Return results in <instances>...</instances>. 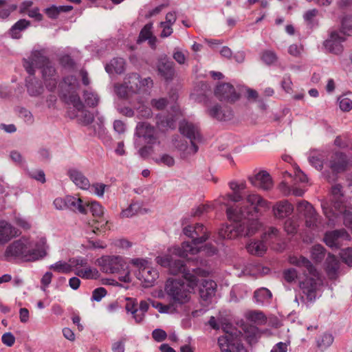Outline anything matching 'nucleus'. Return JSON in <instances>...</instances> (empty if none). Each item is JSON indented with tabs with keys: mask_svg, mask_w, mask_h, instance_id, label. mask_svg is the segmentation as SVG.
I'll return each mask as SVG.
<instances>
[{
	"mask_svg": "<svg viewBox=\"0 0 352 352\" xmlns=\"http://www.w3.org/2000/svg\"><path fill=\"white\" fill-rule=\"evenodd\" d=\"M340 33L342 35L352 34V16H346L342 19V31Z\"/></svg>",
	"mask_w": 352,
	"mask_h": 352,
	"instance_id": "obj_52",
	"label": "nucleus"
},
{
	"mask_svg": "<svg viewBox=\"0 0 352 352\" xmlns=\"http://www.w3.org/2000/svg\"><path fill=\"white\" fill-rule=\"evenodd\" d=\"M339 106L342 111H349L352 109V100L344 96L338 98Z\"/></svg>",
	"mask_w": 352,
	"mask_h": 352,
	"instance_id": "obj_54",
	"label": "nucleus"
},
{
	"mask_svg": "<svg viewBox=\"0 0 352 352\" xmlns=\"http://www.w3.org/2000/svg\"><path fill=\"white\" fill-rule=\"evenodd\" d=\"M246 318L252 322L263 323L266 320L265 315L258 311H250L246 314Z\"/></svg>",
	"mask_w": 352,
	"mask_h": 352,
	"instance_id": "obj_48",
	"label": "nucleus"
},
{
	"mask_svg": "<svg viewBox=\"0 0 352 352\" xmlns=\"http://www.w3.org/2000/svg\"><path fill=\"white\" fill-rule=\"evenodd\" d=\"M28 175L31 178L34 179L36 181L41 182L42 184L46 182L45 175L43 170L33 169L28 171Z\"/></svg>",
	"mask_w": 352,
	"mask_h": 352,
	"instance_id": "obj_53",
	"label": "nucleus"
},
{
	"mask_svg": "<svg viewBox=\"0 0 352 352\" xmlns=\"http://www.w3.org/2000/svg\"><path fill=\"white\" fill-rule=\"evenodd\" d=\"M49 62L43 50L33 51L28 60L24 59L23 66L30 75H34V67L43 68Z\"/></svg>",
	"mask_w": 352,
	"mask_h": 352,
	"instance_id": "obj_11",
	"label": "nucleus"
},
{
	"mask_svg": "<svg viewBox=\"0 0 352 352\" xmlns=\"http://www.w3.org/2000/svg\"><path fill=\"white\" fill-rule=\"evenodd\" d=\"M153 160L157 164H164L168 167L173 166L175 163L174 157L168 154H163L159 157L154 158Z\"/></svg>",
	"mask_w": 352,
	"mask_h": 352,
	"instance_id": "obj_49",
	"label": "nucleus"
},
{
	"mask_svg": "<svg viewBox=\"0 0 352 352\" xmlns=\"http://www.w3.org/2000/svg\"><path fill=\"white\" fill-rule=\"evenodd\" d=\"M342 187L340 184H336L331 188V201L333 208L335 210H340L342 212V206L345 205L344 202V196L342 193Z\"/></svg>",
	"mask_w": 352,
	"mask_h": 352,
	"instance_id": "obj_30",
	"label": "nucleus"
},
{
	"mask_svg": "<svg viewBox=\"0 0 352 352\" xmlns=\"http://www.w3.org/2000/svg\"><path fill=\"white\" fill-rule=\"evenodd\" d=\"M82 97L85 104L89 107H96L100 102L98 94L92 90H85Z\"/></svg>",
	"mask_w": 352,
	"mask_h": 352,
	"instance_id": "obj_37",
	"label": "nucleus"
},
{
	"mask_svg": "<svg viewBox=\"0 0 352 352\" xmlns=\"http://www.w3.org/2000/svg\"><path fill=\"white\" fill-rule=\"evenodd\" d=\"M272 294L267 288L262 287L254 292V298L255 302L260 305L269 303Z\"/></svg>",
	"mask_w": 352,
	"mask_h": 352,
	"instance_id": "obj_36",
	"label": "nucleus"
},
{
	"mask_svg": "<svg viewBox=\"0 0 352 352\" xmlns=\"http://www.w3.org/2000/svg\"><path fill=\"white\" fill-rule=\"evenodd\" d=\"M18 230L6 221L0 222V244H4L17 236Z\"/></svg>",
	"mask_w": 352,
	"mask_h": 352,
	"instance_id": "obj_29",
	"label": "nucleus"
},
{
	"mask_svg": "<svg viewBox=\"0 0 352 352\" xmlns=\"http://www.w3.org/2000/svg\"><path fill=\"white\" fill-rule=\"evenodd\" d=\"M153 116L152 110L150 107L141 104L137 109V116L140 119H148L151 118Z\"/></svg>",
	"mask_w": 352,
	"mask_h": 352,
	"instance_id": "obj_51",
	"label": "nucleus"
},
{
	"mask_svg": "<svg viewBox=\"0 0 352 352\" xmlns=\"http://www.w3.org/2000/svg\"><path fill=\"white\" fill-rule=\"evenodd\" d=\"M348 164L346 155L342 153H336L329 161V167L333 172L340 173L345 170Z\"/></svg>",
	"mask_w": 352,
	"mask_h": 352,
	"instance_id": "obj_25",
	"label": "nucleus"
},
{
	"mask_svg": "<svg viewBox=\"0 0 352 352\" xmlns=\"http://www.w3.org/2000/svg\"><path fill=\"white\" fill-rule=\"evenodd\" d=\"M135 135L139 138H142L147 144H155L157 140L155 127L147 122L138 123Z\"/></svg>",
	"mask_w": 352,
	"mask_h": 352,
	"instance_id": "obj_16",
	"label": "nucleus"
},
{
	"mask_svg": "<svg viewBox=\"0 0 352 352\" xmlns=\"http://www.w3.org/2000/svg\"><path fill=\"white\" fill-rule=\"evenodd\" d=\"M30 24V23L25 19H20L10 29L12 36L14 38H20V35L19 34V32L26 29Z\"/></svg>",
	"mask_w": 352,
	"mask_h": 352,
	"instance_id": "obj_41",
	"label": "nucleus"
},
{
	"mask_svg": "<svg viewBox=\"0 0 352 352\" xmlns=\"http://www.w3.org/2000/svg\"><path fill=\"white\" fill-rule=\"evenodd\" d=\"M67 209L80 214H86L87 212L86 204H83L80 198L68 195L67 196Z\"/></svg>",
	"mask_w": 352,
	"mask_h": 352,
	"instance_id": "obj_31",
	"label": "nucleus"
},
{
	"mask_svg": "<svg viewBox=\"0 0 352 352\" xmlns=\"http://www.w3.org/2000/svg\"><path fill=\"white\" fill-rule=\"evenodd\" d=\"M261 58L266 65H270L277 61L278 56L274 51L267 50L262 52Z\"/></svg>",
	"mask_w": 352,
	"mask_h": 352,
	"instance_id": "obj_46",
	"label": "nucleus"
},
{
	"mask_svg": "<svg viewBox=\"0 0 352 352\" xmlns=\"http://www.w3.org/2000/svg\"><path fill=\"white\" fill-rule=\"evenodd\" d=\"M179 132L186 136L190 141L199 142L201 140V136L199 131V128L197 124L188 122L186 120L180 122L179 125Z\"/></svg>",
	"mask_w": 352,
	"mask_h": 352,
	"instance_id": "obj_18",
	"label": "nucleus"
},
{
	"mask_svg": "<svg viewBox=\"0 0 352 352\" xmlns=\"http://www.w3.org/2000/svg\"><path fill=\"white\" fill-rule=\"evenodd\" d=\"M74 109L77 112L69 114L71 118H77L78 121L84 125H88L93 122L94 116L93 113L85 109L84 104L82 109L74 108Z\"/></svg>",
	"mask_w": 352,
	"mask_h": 352,
	"instance_id": "obj_32",
	"label": "nucleus"
},
{
	"mask_svg": "<svg viewBox=\"0 0 352 352\" xmlns=\"http://www.w3.org/2000/svg\"><path fill=\"white\" fill-rule=\"evenodd\" d=\"M296 208L298 212L304 216L307 227L314 228L317 226L318 214L311 204L302 200L298 203Z\"/></svg>",
	"mask_w": 352,
	"mask_h": 352,
	"instance_id": "obj_12",
	"label": "nucleus"
},
{
	"mask_svg": "<svg viewBox=\"0 0 352 352\" xmlns=\"http://www.w3.org/2000/svg\"><path fill=\"white\" fill-rule=\"evenodd\" d=\"M217 284L212 280H205L199 289V294L202 300L208 302L215 295Z\"/></svg>",
	"mask_w": 352,
	"mask_h": 352,
	"instance_id": "obj_24",
	"label": "nucleus"
},
{
	"mask_svg": "<svg viewBox=\"0 0 352 352\" xmlns=\"http://www.w3.org/2000/svg\"><path fill=\"white\" fill-rule=\"evenodd\" d=\"M292 265L302 269L305 279L298 276L296 270L290 268L284 272V278L288 283L298 278V285L308 301H313L316 298L317 291L320 285L319 273L311 262L302 256H292L289 258Z\"/></svg>",
	"mask_w": 352,
	"mask_h": 352,
	"instance_id": "obj_3",
	"label": "nucleus"
},
{
	"mask_svg": "<svg viewBox=\"0 0 352 352\" xmlns=\"http://www.w3.org/2000/svg\"><path fill=\"white\" fill-rule=\"evenodd\" d=\"M350 240V235L344 229L335 230L327 232L324 241L330 248H338L344 241Z\"/></svg>",
	"mask_w": 352,
	"mask_h": 352,
	"instance_id": "obj_14",
	"label": "nucleus"
},
{
	"mask_svg": "<svg viewBox=\"0 0 352 352\" xmlns=\"http://www.w3.org/2000/svg\"><path fill=\"white\" fill-rule=\"evenodd\" d=\"M340 256L343 261L348 265H352V248H348L342 250Z\"/></svg>",
	"mask_w": 352,
	"mask_h": 352,
	"instance_id": "obj_55",
	"label": "nucleus"
},
{
	"mask_svg": "<svg viewBox=\"0 0 352 352\" xmlns=\"http://www.w3.org/2000/svg\"><path fill=\"white\" fill-rule=\"evenodd\" d=\"M345 41V37L340 32H333L329 38L324 41V47L330 52L339 54L342 52V43Z\"/></svg>",
	"mask_w": 352,
	"mask_h": 352,
	"instance_id": "obj_21",
	"label": "nucleus"
},
{
	"mask_svg": "<svg viewBox=\"0 0 352 352\" xmlns=\"http://www.w3.org/2000/svg\"><path fill=\"white\" fill-rule=\"evenodd\" d=\"M279 234H280V232L277 228H276L274 227H271L264 234V239L265 240L277 239L279 237Z\"/></svg>",
	"mask_w": 352,
	"mask_h": 352,
	"instance_id": "obj_62",
	"label": "nucleus"
},
{
	"mask_svg": "<svg viewBox=\"0 0 352 352\" xmlns=\"http://www.w3.org/2000/svg\"><path fill=\"white\" fill-rule=\"evenodd\" d=\"M248 252L256 256H262L267 250V247L263 241L253 240L246 245Z\"/></svg>",
	"mask_w": 352,
	"mask_h": 352,
	"instance_id": "obj_34",
	"label": "nucleus"
},
{
	"mask_svg": "<svg viewBox=\"0 0 352 352\" xmlns=\"http://www.w3.org/2000/svg\"><path fill=\"white\" fill-rule=\"evenodd\" d=\"M310 252L312 259L316 262H321L325 256V249L320 244L314 245Z\"/></svg>",
	"mask_w": 352,
	"mask_h": 352,
	"instance_id": "obj_43",
	"label": "nucleus"
},
{
	"mask_svg": "<svg viewBox=\"0 0 352 352\" xmlns=\"http://www.w3.org/2000/svg\"><path fill=\"white\" fill-rule=\"evenodd\" d=\"M28 248V239H21L9 245L5 252L8 258H19L26 261V248Z\"/></svg>",
	"mask_w": 352,
	"mask_h": 352,
	"instance_id": "obj_13",
	"label": "nucleus"
},
{
	"mask_svg": "<svg viewBox=\"0 0 352 352\" xmlns=\"http://www.w3.org/2000/svg\"><path fill=\"white\" fill-rule=\"evenodd\" d=\"M125 309L127 313H131L136 322L140 323L142 321V314H138L137 304L132 299L128 298V302Z\"/></svg>",
	"mask_w": 352,
	"mask_h": 352,
	"instance_id": "obj_40",
	"label": "nucleus"
},
{
	"mask_svg": "<svg viewBox=\"0 0 352 352\" xmlns=\"http://www.w3.org/2000/svg\"><path fill=\"white\" fill-rule=\"evenodd\" d=\"M27 88L29 94L32 96H37L42 94L43 88L36 80H30L27 82Z\"/></svg>",
	"mask_w": 352,
	"mask_h": 352,
	"instance_id": "obj_45",
	"label": "nucleus"
},
{
	"mask_svg": "<svg viewBox=\"0 0 352 352\" xmlns=\"http://www.w3.org/2000/svg\"><path fill=\"white\" fill-rule=\"evenodd\" d=\"M325 263L326 271L329 278H336L339 270V261L337 258L335 256L329 254Z\"/></svg>",
	"mask_w": 352,
	"mask_h": 352,
	"instance_id": "obj_33",
	"label": "nucleus"
},
{
	"mask_svg": "<svg viewBox=\"0 0 352 352\" xmlns=\"http://www.w3.org/2000/svg\"><path fill=\"white\" fill-rule=\"evenodd\" d=\"M114 89L115 92L120 98H126L130 92L133 93L130 88L129 77L124 83L116 85Z\"/></svg>",
	"mask_w": 352,
	"mask_h": 352,
	"instance_id": "obj_44",
	"label": "nucleus"
},
{
	"mask_svg": "<svg viewBox=\"0 0 352 352\" xmlns=\"http://www.w3.org/2000/svg\"><path fill=\"white\" fill-rule=\"evenodd\" d=\"M216 97L221 101L234 102L239 98L234 87L230 83H222L214 90Z\"/></svg>",
	"mask_w": 352,
	"mask_h": 352,
	"instance_id": "obj_15",
	"label": "nucleus"
},
{
	"mask_svg": "<svg viewBox=\"0 0 352 352\" xmlns=\"http://www.w3.org/2000/svg\"><path fill=\"white\" fill-rule=\"evenodd\" d=\"M1 341L7 346H12L15 342V338L12 333L7 332L3 334Z\"/></svg>",
	"mask_w": 352,
	"mask_h": 352,
	"instance_id": "obj_63",
	"label": "nucleus"
},
{
	"mask_svg": "<svg viewBox=\"0 0 352 352\" xmlns=\"http://www.w3.org/2000/svg\"><path fill=\"white\" fill-rule=\"evenodd\" d=\"M184 283L180 279L168 278L164 291L167 296L177 304H185L190 300V294L197 285H191L190 280Z\"/></svg>",
	"mask_w": 352,
	"mask_h": 352,
	"instance_id": "obj_4",
	"label": "nucleus"
},
{
	"mask_svg": "<svg viewBox=\"0 0 352 352\" xmlns=\"http://www.w3.org/2000/svg\"><path fill=\"white\" fill-rule=\"evenodd\" d=\"M206 112L210 117L220 121L230 120L234 116L230 107L218 104L208 108Z\"/></svg>",
	"mask_w": 352,
	"mask_h": 352,
	"instance_id": "obj_19",
	"label": "nucleus"
},
{
	"mask_svg": "<svg viewBox=\"0 0 352 352\" xmlns=\"http://www.w3.org/2000/svg\"><path fill=\"white\" fill-rule=\"evenodd\" d=\"M67 175L70 179L78 188L87 190L90 187L89 179L80 170L75 168H71L68 170Z\"/></svg>",
	"mask_w": 352,
	"mask_h": 352,
	"instance_id": "obj_27",
	"label": "nucleus"
},
{
	"mask_svg": "<svg viewBox=\"0 0 352 352\" xmlns=\"http://www.w3.org/2000/svg\"><path fill=\"white\" fill-rule=\"evenodd\" d=\"M199 249L192 245L190 242H184L181 247H174L170 252L171 254L157 256L155 260L157 264L168 269L169 272L173 275L182 274L186 280H190V285H197V276H206L208 272L199 267L189 270L184 261L177 257L185 258L188 254H196Z\"/></svg>",
	"mask_w": 352,
	"mask_h": 352,
	"instance_id": "obj_2",
	"label": "nucleus"
},
{
	"mask_svg": "<svg viewBox=\"0 0 352 352\" xmlns=\"http://www.w3.org/2000/svg\"><path fill=\"white\" fill-rule=\"evenodd\" d=\"M285 230L288 234H294L297 231V223L292 219H288L284 224Z\"/></svg>",
	"mask_w": 352,
	"mask_h": 352,
	"instance_id": "obj_58",
	"label": "nucleus"
},
{
	"mask_svg": "<svg viewBox=\"0 0 352 352\" xmlns=\"http://www.w3.org/2000/svg\"><path fill=\"white\" fill-rule=\"evenodd\" d=\"M101 271L107 274H114L123 270L125 263L120 256H102L97 260Z\"/></svg>",
	"mask_w": 352,
	"mask_h": 352,
	"instance_id": "obj_7",
	"label": "nucleus"
},
{
	"mask_svg": "<svg viewBox=\"0 0 352 352\" xmlns=\"http://www.w3.org/2000/svg\"><path fill=\"white\" fill-rule=\"evenodd\" d=\"M131 263L138 267L135 275L143 286L145 287L152 286L158 277L157 270L148 266V261L143 258L132 259Z\"/></svg>",
	"mask_w": 352,
	"mask_h": 352,
	"instance_id": "obj_6",
	"label": "nucleus"
},
{
	"mask_svg": "<svg viewBox=\"0 0 352 352\" xmlns=\"http://www.w3.org/2000/svg\"><path fill=\"white\" fill-rule=\"evenodd\" d=\"M152 29V23L146 24L140 32L139 36L137 40V43H141L146 41L148 38H151V36L153 35Z\"/></svg>",
	"mask_w": 352,
	"mask_h": 352,
	"instance_id": "obj_47",
	"label": "nucleus"
},
{
	"mask_svg": "<svg viewBox=\"0 0 352 352\" xmlns=\"http://www.w3.org/2000/svg\"><path fill=\"white\" fill-rule=\"evenodd\" d=\"M152 336L155 341L160 342L164 341L166 338L167 334L163 329H156L153 331Z\"/></svg>",
	"mask_w": 352,
	"mask_h": 352,
	"instance_id": "obj_61",
	"label": "nucleus"
},
{
	"mask_svg": "<svg viewBox=\"0 0 352 352\" xmlns=\"http://www.w3.org/2000/svg\"><path fill=\"white\" fill-rule=\"evenodd\" d=\"M19 116L23 119V120L29 124H31L34 122V117L32 114V113L27 110L25 108H21L19 110Z\"/></svg>",
	"mask_w": 352,
	"mask_h": 352,
	"instance_id": "obj_56",
	"label": "nucleus"
},
{
	"mask_svg": "<svg viewBox=\"0 0 352 352\" xmlns=\"http://www.w3.org/2000/svg\"><path fill=\"white\" fill-rule=\"evenodd\" d=\"M293 210V206L287 200L278 201L273 206L274 215L278 219L288 217L292 213Z\"/></svg>",
	"mask_w": 352,
	"mask_h": 352,
	"instance_id": "obj_28",
	"label": "nucleus"
},
{
	"mask_svg": "<svg viewBox=\"0 0 352 352\" xmlns=\"http://www.w3.org/2000/svg\"><path fill=\"white\" fill-rule=\"evenodd\" d=\"M28 248H26V261H33L46 256V239L43 237L37 240L28 239Z\"/></svg>",
	"mask_w": 352,
	"mask_h": 352,
	"instance_id": "obj_8",
	"label": "nucleus"
},
{
	"mask_svg": "<svg viewBox=\"0 0 352 352\" xmlns=\"http://www.w3.org/2000/svg\"><path fill=\"white\" fill-rule=\"evenodd\" d=\"M218 344L222 352H247L237 336L228 332L219 338Z\"/></svg>",
	"mask_w": 352,
	"mask_h": 352,
	"instance_id": "obj_10",
	"label": "nucleus"
},
{
	"mask_svg": "<svg viewBox=\"0 0 352 352\" xmlns=\"http://www.w3.org/2000/svg\"><path fill=\"white\" fill-rule=\"evenodd\" d=\"M107 187V185L102 183H96L91 186L93 192L99 197H103Z\"/></svg>",
	"mask_w": 352,
	"mask_h": 352,
	"instance_id": "obj_59",
	"label": "nucleus"
},
{
	"mask_svg": "<svg viewBox=\"0 0 352 352\" xmlns=\"http://www.w3.org/2000/svg\"><path fill=\"white\" fill-rule=\"evenodd\" d=\"M157 69L158 74L166 82H170L173 80L175 74L174 63L166 57L161 58L158 60Z\"/></svg>",
	"mask_w": 352,
	"mask_h": 352,
	"instance_id": "obj_17",
	"label": "nucleus"
},
{
	"mask_svg": "<svg viewBox=\"0 0 352 352\" xmlns=\"http://www.w3.org/2000/svg\"><path fill=\"white\" fill-rule=\"evenodd\" d=\"M75 274L85 279H97L100 276L96 268L86 266L84 269H75Z\"/></svg>",
	"mask_w": 352,
	"mask_h": 352,
	"instance_id": "obj_35",
	"label": "nucleus"
},
{
	"mask_svg": "<svg viewBox=\"0 0 352 352\" xmlns=\"http://www.w3.org/2000/svg\"><path fill=\"white\" fill-rule=\"evenodd\" d=\"M78 88V80L73 75L65 77L60 83V93L64 100L67 103L72 104L74 108L82 109L83 102L76 92Z\"/></svg>",
	"mask_w": 352,
	"mask_h": 352,
	"instance_id": "obj_5",
	"label": "nucleus"
},
{
	"mask_svg": "<svg viewBox=\"0 0 352 352\" xmlns=\"http://www.w3.org/2000/svg\"><path fill=\"white\" fill-rule=\"evenodd\" d=\"M183 232L192 239L190 243L192 246L205 242L210 236V232L201 223H197L194 226H186L183 229Z\"/></svg>",
	"mask_w": 352,
	"mask_h": 352,
	"instance_id": "obj_9",
	"label": "nucleus"
},
{
	"mask_svg": "<svg viewBox=\"0 0 352 352\" xmlns=\"http://www.w3.org/2000/svg\"><path fill=\"white\" fill-rule=\"evenodd\" d=\"M129 84L132 91L136 93L144 87H152L153 80L151 78L142 79L139 74H132L129 76Z\"/></svg>",
	"mask_w": 352,
	"mask_h": 352,
	"instance_id": "obj_26",
	"label": "nucleus"
},
{
	"mask_svg": "<svg viewBox=\"0 0 352 352\" xmlns=\"http://www.w3.org/2000/svg\"><path fill=\"white\" fill-rule=\"evenodd\" d=\"M87 209H89L90 212L95 217H100L104 213L102 206L97 201H91L89 204H86Z\"/></svg>",
	"mask_w": 352,
	"mask_h": 352,
	"instance_id": "obj_50",
	"label": "nucleus"
},
{
	"mask_svg": "<svg viewBox=\"0 0 352 352\" xmlns=\"http://www.w3.org/2000/svg\"><path fill=\"white\" fill-rule=\"evenodd\" d=\"M167 100L166 98H162L159 99H153L151 101V104L153 107L155 108L157 110L164 109L167 105Z\"/></svg>",
	"mask_w": 352,
	"mask_h": 352,
	"instance_id": "obj_60",
	"label": "nucleus"
},
{
	"mask_svg": "<svg viewBox=\"0 0 352 352\" xmlns=\"http://www.w3.org/2000/svg\"><path fill=\"white\" fill-rule=\"evenodd\" d=\"M251 184L257 188L264 190H268L273 186L270 175L266 170H261L253 177H250Z\"/></svg>",
	"mask_w": 352,
	"mask_h": 352,
	"instance_id": "obj_20",
	"label": "nucleus"
},
{
	"mask_svg": "<svg viewBox=\"0 0 352 352\" xmlns=\"http://www.w3.org/2000/svg\"><path fill=\"white\" fill-rule=\"evenodd\" d=\"M124 60L122 58H113L111 60L110 64L106 66V71L108 73L114 71L117 74H121L124 70Z\"/></svg>",
	"mask_w": 352,
	"mask_h": 352,
	"instance_id": "obj_38",
	"label": "nucleus"
},
{
	"mask_svg": "<svg viewBox=\"0 0 352 352\" xmlns=\"http://www.w3.org/2000/svg\"><path fill=\"white\" fill-rule=\"evenodd\" d=\"M333 340L334 338L331 333H325L317 339V346L323 352L333 344Z\"/></svg>",
	"mask_w": 352,
	"mask_h": 352,
	"instance_id": "obj_39",
	"label": "nucleus"
},
{
	"mask_svg": "<svg viewBox=\"0 0 352 352\" xmlns=\"http://www.w3.org/2000/svg\"><path fill=\"white\" fill-rule=\"evenodd\" d=\"M50 269L58 273L68 274L72 271V265L65 261H58L51 265Z\"/></svg>",
	"mask_w": 352,
	"mask_h": 352,
	"instance_id": "obj_42",
	"label": "nucleus"
},
{
	"mask_svg": "<svg viewBox=\"0 0 352 352\" xmlns=\"http://www.w3.org/2000/svg\"><path fill=\"white\" fill-rule=\"evenodd\" d=\"M173 143L175 147L180 152L182 158H186L190 155H195L199 149L195 142L190 141V144L182 140H178L177 138L173 139Z\"/></svg>",
	"mask_w": 352,
	"mask_h": 352,
	"instance_id": "obj_22",
	"label": "nucleus"
},
{
	"mask_svg": "<svg viewBox=\"0 0 352 352\" xmlns=\"http://www.w3.org/2000/svg\"><path fill=\"white\" fill-rule=\"evenodd\" d=\"M107 294V291L104 287H98L95 289L92 292L91 300L99 302Z\"/></svg>",
	"mask_w": 352,
	"mask_h": 352,
	"instance_id": "obj_57",
	"label": "nucleus"
},
{
	"mask_svg": "<svg viewBox=\"0 0 352 352\" xmlns=\"http://www.w3.org/2000/svg\"><path fill=\"white\" fill-rule=\"evenodd\" d=\"M270 203L257 194L248 195L243 205L227 206L226 214L231 225L222 226L219 236L222 239L250 237L255 234L261 226L258 214L270 209Z\"/></svg>",
	"mask_w": 352,
	"mask_h": 352,
	"instance_id": "obj_1",
	"label": "nucleus"
},
{
	"mask_svg": "<svg viewBox=\"0 0 352 352\" xmlns=\"http://www.w3.org/2000/svg\"><path fill=\"white\" fill-rule=\"evenodd\" d=\"M42 69L43 78L45 80L46 87L51 91L56 87L57 80L56 71L54 66L49 61Z\"/></svg>",
	"mask_w": 352,
	"mask_h": 352,
	"instance_id": "obj_23",
	"label": "nucleus"
},
{
	"mask_svg": "<svg viewBox=\"0 0 352 352\" xmlns=\"http://www.w3.org/2000/svg\"><path fill=\"white\" fill-rule=\"evenodd\" d=\"M309 162L317 170H322L323 168V160L318 156H310L309 157Z\"/></svg>",
	"mask_w": 352,
	"mask_h": 352,
	"instance_id": "obj_64",
	"label": "nucleus"
}]
</instances>
